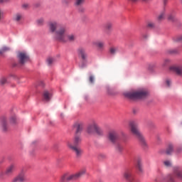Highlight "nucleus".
Segmentation results:
<instances>
[{
    "label": "nucleus",
    "mask_w": 182,
    "mask_h": 182,
    "mask_svg": "<svg viewBox=\"0 0 182 182\" xmlns=\"http://www.w3.org/2000/svg\"><path fill=\"white\" fill-rule=\"evenodd\" d=\"M0 127L3 132H8L9 125L8 124V119L5 115L0 117Z\"/></svg>",
    "instance_id": "10"
},
{
    "label": "nucleus",
    "mask_w": 182,
    "mask_h": 182,
    "mask_svg": "<svg viewBox=\"0 0 182 182\" xmlns=\"http://www.w3.org/2000/svg\"><path fill=\"white\" fill-rule=\"evenodd\" d=\"M125 97H128V99H146L147 96H149V91L146 90H141L139 91L135 92H128L124 93Z\"/></svg>",
    "instance_id": "3"
},
{
    "label": "nucleus",
    "mask_w": 182,
    "mask_h": 182,
    "mask_svg": "<svg viewBox=\"0 0 182 182\" xmlns=\"http://www.w3.org/2000/svg\"><path fill=\"white\" fill-rule=\"evenodd\" d=\"M105 31H106L107 33L109 35L113 29V24L112 23H107L105 25Z\"/></svg>",
    "instance_id": "23"
},
{
    "label": "nucleus",
    "mask_w": 182,
    "mask_h": 182,
    "mask_svg": "<svg viewBox=\"0 0 182 182\" xmlns=\"http://www.w3.org/2000/svg\"><path fill=\"white\" fill-rule=\"evenodd\" d=\"M168 21L170 22H174V21H176V16L174 14H170L168 15Z\"/></svg>",
    "instance_id": "31"
},
{
    "label": "nucleus",
    "mask_w": 182,
    "mask_h": 182,
    "mask_svg": "<svg viewBox=\"0 0 182 182\" xmlns=\"http://www.w3.org/2000/svg\"><path fill=\"white\" fill-rule=\"evenodd\" d=\"M72 180H75L73 178V175H69L68 173H65L63 176H61L60 182H69L72 181Z\"/></svg>",
    "instance_id": "15"
},
{
    "label": "nucleus",
    "mask_w": 182,
    "mask_h": 182,
    "mask_svg": "<svg viewBox=\"0 0 182 182\" xmlns=\"http://www.w3.org/2000/svg\"><path fill=\"white\" fill-rule=\"evenodd\" d=\"M6 83H8V80H6V77H1L0 78V85H1V86H4V85H6Z\"/></svg>",
    "instance_id": "33"
},
{
    "label": "nucleus",
    "mask_w": 182,
    "mask_h": 182,
    "mask_svg": "<svg viewBox=\"0 0 182 182\" xmlns=\"http://www.w3.org/2000/svg\"><path fill=\"white\" fill-rule=\"evenodd\" d=\"M168 182H176L174 179V175L169 174L167 176Z\"/></svg>",
    "instance_id": "35"
},
{
    "label": "nucleus",
    "mask_w": 182,
    "mask_h": 182,
    "mask_svg": "<svg viewBox=\"0 0 182 182\" xmlns=\"http://www.w3.org/2000/svg\"><path fill=\"white\" fill-rule=\"evenodd\" d=\"M124 147L123 146V145H122V144L118 143L117 144L116 146H115V150L118 152V153H122L124 150Z\"/></svg>",
    "instance_id": "27"
},
{
    "label": "nucleus",
    "mask_w": 182,
    "mask_h": 182,
    "mask_svg": "<svg viewBox=\"0 0 182 182\" xmlns=\"http://www.w3.org/2000/svg\"><path fill=\"white\" fill-rule=\"evenodd\" d=\"M109 53L111 55H116V53H120V48L119 47H111L109 48Z\"/></svg>",
    "instance_id": "24"
},
{
    "label": "nucleus",
    "mask_w": 182,
    "mask_h": 182,
    "mask_svg": "<svg viewBox=\"0 0 182 182\" xmlns=\"http://www.w3.org/2000/svg\"><path fill=\"white\" fill-rule=\"evenodd\" d=\"M18 63L21 66H23L26 62H29V55L25 52H20L17 55Z\"/></svg>",
    "instance_id": "7"
},
{
    "label": "nucleus",
    "mask_w": 182,
    "mask_h": 182,
    "mask_svg": "<svg viewBox=\"0 0 182 182\" xmlns=\"http://www.w3.org/2000/svg\"><path fill=\"white\" fill-rule=\"evenodd\" d=\"M10 123L11 124H15L16 123V116H11L9 119Z\"/></svg>",
    "instance_id": "36"
},
{
    "label": "nucleus",
    "mask_w": 182,
    "mask_h": 182,
    "mask_svg": "<svg viewBox=\"0 0 182 182\" xmlns=\"http://www.w3.org/2000/svg\"><path fill=\"white\" fill-rule=\"evenodd\" d=\"M38 85H39V86H45L43 81H40Z\"/></svg>",
    "instance_id": "48"
},
{
    "label": "nucleus",
    "mask_w": 182,
    "mask_h": 182,
    "mask_svg": "<svg viewBox=\"0 0 182 182\" xmlns=\"http://www.w3.org/2000/svg\"><path fill=\"white\" fill-rule=\"evenodd\" d=\"M87 133L88 134H94L95 133L98 136L103 134V130L96 123H92L87 127Z\"/></svg>",
    "instance_id": "4"
},
{
    "label": "nucleus",
    "mask_w": 182,
    "mask_h": 182,
    "mask_svg": "<svg viewBox=\"0 0 182 182\" xmlns=\"http://www.w3.org/2000/svg\"><path fill=\"white\" fill-rule=\"evenodd\" d=\"M56 41L58 42H75L76 41V35L73 33L68 34V29L65 26H61L56 32Z\"/></svg>",
    "instance_id": "1"
},
{
    "label": "nucleus",
    "mask_w": 182,
    "mask_h": 182,
    "mask_svg": "<svg viewBox=\"0 0 182 182\" xmlns=\"http://www.w3.org/2000/svg\"><path fill=\"white\" fill-rule=\"evenodd\" d=\"M173 41L174 42H182V35L174 37Z\"/></svg>",
    "instance_id": "37"
},
{
    "label": "nucleus",
    "mask_w": 182,
    "mask_h": 182,
    "mask_svg": "<svg viewBox=\"0 0 182 182\" xmlns=\"http://www.w3.org/2000/svg\"><path fill=\"white\" fill-rule=\"evenodd\" d=\"M77 7L79 8L78 9L79 12H85V8L82 7L81 6Z\"/></svg>",
    "instance_id": "44"
},
{
    "label": "nucleus",
    "mask_w": 182,
    "mask_h": 182,
    "mask_svg": "<svg viewBox=\"0 0 182 182\" xmlns=\"http://www.w3.org/2000/svg\"><path fill=\"white\" fill-rule=\"evenodd\" d=\"M63 4H65V5H68V4H69V2H70V1H69V0H63Z\"/></svg>",
    "instance_id": "46"
},
{
    "label": "nucleus",
    "mask_w": 182,
    "mask_h": 182,
    "mask_svg": "<svg viewBox=\"0 0 182 182\" xmlns=\"http://www.w3.org/2000/svg\"><path fill=\"white\" fill-rule=\"evenodd\" d=\"M151 0H142V2H149Z\"/></svg>",
    "instance_id": "52"
},
{
    "label": "nucleus",
    "mask_w": 182,
    "mask_h": 182,
    "mask_svg": "<svg viewBox=\"0 0 182 182\" xmlns=\"http://www.w3.org/2000/svg\"><path fill=\"white\" fill-rule=\"evenodd\" d=\"M77 53L79 58H80V59H82V63L79 65V67L81 68V69H83V68H85V60L87 59V54L86 53V49H85V48L83 47H80L77 50Z\"/></svg>",
    "instance_id": "5"
},
{
    "label": "nucleus",
    "mask_w": 182,
    "mask_h": 182,
    "mask_svg": "<svg viewBox=\"0 0 182 182\" xmlns=\"http://www.w3.org/2000/svg\"><path fill=\"white\" fill-rule=\"evenodd\" d=\"M136 167L141 173L143 171V166L141 164V161H138Z\"/></svg>",
    "instance_id": "34"
},
{
    "label": "nucleus",
    "mask_w": 182,
    "mask_h": 182,
    "mask_svg": "<svg viewBox=\"0 0 182 182\" xmlns=\"http://www.w3.org/2000/svg\"><path fill=\"white\" fill-rule=\"evenodd\" d=\"M85 4V0H74V5L75 6H82Z\"/></svg>",
    "instance_id": "30"
},
{
    "label": "nucleus",
    "mask_w": 182,
    "mask_h": 182,
    "mask_svg": "<svg viewBox=\"0 0 182 182\" xmlns=\"http://www.w3.org/2000/svg\"><path fill=\"white\" fill-rule=\"evenodd\" d=\"M170 70H171V72H173V73H176L177 76L182 77V65L171 66L170 67Z\"/></svg>",
    "instance_id": "13"
},
{
    "label": "nucleus",
    "mask_w": 182,
    "mask_h": 182,
    "mask_svg": "<svg viewBox=\"0 0 182 182\" xmlns=\"http://www.w3.org/2000/svg\"><path fill=\"white\" fill-rule=\"evenodd\" d=\"M21 8L23 9H29V4H23L21 5Z\"/></svg>",
    "instance_id": "40"
},
{
    "label": "nucleus",
    "mask_w": 182,
    "mask_h": 182,
    "mask_svg": "<svg viewBox=\"0 0 182 182\" xmlns=\"http://www.w3.org/2000/svg\"><path fill=\"white\" fill-rule=\"evenodd\" d=\"M67 146L68 147H69V149H70L71 150H73V151L75 152V156L77 157H80L82 154H83V150L77 146H73V144H72V141H68L67 142Z\"/></svg>",
    "instance_id": "8"
},
{
    "label": "nucleus",
    "mask_w": 182,
    "mask_h": 182,
    "mask_svg": "<svg viewBox=\"0 0 182 182\" xmlns=\"http://www.w3.org/2000/svg\"><path fill=\"white\" fill-rule=\"evenodd\" d=\"M0 20H1V10H0Z\"/></svg>",
    "instance_id": "56"
},
{
    "label": "nucleus",
    "mask_w": 182,
    "mask_h": 182,
    "mask_svg": "<svg viewBox=\"0 0 182 182\" xmlns=\"http://www.w3.org/2000/svg\"><path fill=\"white\" fill-rule=\"evenodd\" d=\"M46 63L48 66H53L56 63V59L53 57H48L46 60Z\"/></svg>",
    "instance_id": "22"
},
{
    "label": "nucleus",
    "mask_w": 182,
    "mask_h": 182,
    "mask_svg": "<svg viewBox=\"0 0 182 182\" xmlns=\"http://www.w3.org/2000/svg\"><path fill=\"white\" fill-rule=\"evenodd\" d=\"M148 28H154V23L149 22L147 24Z\"/></svg>",
    "instance_id": "42"
},
{
    "label": "nucleus",
    "mask_w": 182,
    "mask_h": 182,
    "mask_svg": "<svg viewBox=\"0 0 182 182\" xmlns=\"http://www.w3.org/2000/svg\"><path fill=\"white\" fill-rule=\"evenodd\" d=\"M108 139L112 143H116L119 140V133L116 131H110L108 134Z\"/></svg>",
    "instance_id": "11"
},
{
    "label": "nucleus",
    "mask_w": 182,
    "mask_h": 182,
    "mask_svg": "<svg viewBox=\"0 0 182 182\" xmlns=\"http://www.w3.org/2000/svg\"><path fill=\"white\" fill-rule=\"evenodd\" d=\"M25 173V170H21L16 176L12 178L11 182H26L27 179Z\"/></svg>",
    "instance_id": "9"
},
{
    "label": "nucleus",
    "mask_w": 182,
    "mask_h": 182,
    "mask_svg": "<svg viewBox=\"0 0 182 182\" xmlns=\"http://www.w3.org/2000/svg\"><path fill=\"white\" fill-rule=\"evenodd\" d=\"M85 174H86V168L81 169L78 173L73 174V177L74 180H78V178H80Z\"/></svg>",
    "instance_id": "19"
},
{
    "label": "nucleus",
    "mask_w": 182,
    "mask_h": 182,
    "mask_svg": "<svg viewBox=\"0 0 182 182\" xmlns=\"http://www.w3.org/2000/svg\"><path fill=\"white\" fill-rule=\"evenodd\" d=\"M164 4H166V0H164Z\"/></svg>",
    "instance_id": "55"
},
{
    "label": "nucleus",
    "mask_w": 182,
    "mask_h": 182,
    "mask_svg": "<svg viewBox=\"0 0 182 182\" xmlns=\"http://www.w3.org/2000/svg\"><path fill=\"white\" fill-rule=\"evenodd\" d=\"M164 166H166V167H170L171 166V162H170V161H165L164 162Z\"/></svg>",
    "instance_id": "41"
},
{
    "label": "nucleus",
    "mask_w": 182,
    "mask_h": 182,
    "mask_svg": "<svg viewBox=\"0 0 182 182\" xmlns=\"http://www.w3.org/2000/svg\"><path fill=\"white\" fill-rule=\"evenodd\" d=\"M2 163H4V161H0V166H1V164H2Z\"/></svg>",
    "instance_id": "54"
},
{
    "label": "nucleus",
    "mask_w": 182,
    "mask_h": 182,
    "mask_svg": "<svg viewBox=\"0 0 182 182\" xmlns=\"http://www.w3.org/2000/svg\"><path fill=\"white\" fill-rule=\"evenodd\" d=\"M73 129L75 132V134H80L83 130V124L81 122H75Z\"/></svg>",
    "instance_id": "12"
},
{
    "label": "nucleus",
    "mask_w": 182,
    "mask_h": 182,
    "mask_svg": "<svg viewBox=\"0 0 182 182\" xmlns=\"http://www.w3.org/2000/svg\"><path fill=\"white\" fill-rule=\"evenodd\" d=\"M168 63H170V60L168 59H165L164 61V63H163V66H166V65Z\"/></svg>",
    "instance_id": "43"
},
{
    "label": "nucleus",
    "mask_w": 182,
    "mask_h": 182,
    "mask_svg": "<svg viewBox=\"0 0 182 182\" xmlns=\"http://www.w3.org/2000/svg\"><path fill=\"white\" fill-rule=\"evenodd\" d=\"M174 173H175L176 177H178V178H180V180H182V171H181V170H180V168H176L174 169Z\"/></svg>",
    "instance_id": "26"
},
{
    "label": "nucleus",
    "mask_w": 182,
    "mask_h": 182,
    "mask_svg": "<svg viewBox=\"0 0 182 182\" xmlns=\"http://www.w3.org/2000/svg\"><path fill=\"white\" fill-rule=\"evenodd\" d=\"M129 127L131 133H132V134L135 136V137H137L143 149H147L149 147V145H147V142L146 141L144 136H143V134H141V132H140L137 124L134 122H129Z\"/></svg>",
    "instance_id": "2"
},
{
    "label": "nucleus",
    "mask_w": 182,
    "mask_h": 182,
    "mask_svg": "<svg viewBox=\"0 0 182 182\" xmlns=\"http://www.w3.org/2000/svg\"><path fill=\"white\" fill-rule=\"evenodd\" d=\"M9 50H11V48L8 46H3L0 50V55H4V53L6 52H9Z\"/></svg>",
    "instance_id": "29"
},
{
    "label": "nucleus",
    "mask_w": 182,
    "mask_h": 182,
    "mask_svg": "<svg viewBox=\"0 0 182 182\" xmlns=\"http://www.w3.org/2000/svg\"><path fill=\"white\" fill-rule=\"evenodd\" d=\"M36 23L39 26H42V25H43V23H45V19L43 18H40L36 20Z\"/></svg>",
    "instance_id": "32"
},
{
    "label": "nucleus",
    "mask_w": 182,
    "mask_h": 182,
    "mask_svg": "<svg viewBox=\"0 0 182 182\" xmlns=\"http://www.w3.org/2000/svg\"><path fill=\"white\" fill-rule=\"evenodd\" d=\"M16 168V166L15 164H11L9 166L6 168V171H4L5 176H11Z\"/></svg>",
    "instance_id": "14"
},
{
    "label": "nucleus",
    "mask_w": 182,
    "mask_h": 182,
    "mask_svg": "<svg viewBox=\"0 0 182 182\" xmlns=\"http://www.w3.org/2000/svg\"><path fill=\"white\" fill-rule=\"evenodd\" d=\"M92 45L96 46L100 50H103L105 49V42L104 41H93Z\"/></svg>",
    "instance_id": "18"
},
{
    "label": "nucleus",
    "mask_w": 182,
    "mask_h": 182,
    "mask_svg": "<svg viewBox=\"0 0 182 182\" xmlns=\"http://www.w3.org/2000/svg\"><path fill=\"white\" fill-rule=\"evenodd\" d=\"M121 141L122 143H126L127 141V135L122 133V136L121 137Z\"/></svg>",
    "instance_id": "38"
},
{
    "label": "nucleus",
    "mask_w": 182,
    "mask_h": 182,
    "mask_svg": "<svg viewBox=\"0 0 182 182\" xmlns=\"http://www.w3.org/2000/svg\"><path fill=\"white\" fill-rule=\"evenodd\" d=\"M166 19V11H162L157 16L156 20L158 22H161L162 21H164Z\"/></svg>",
    "instance_id": "21"
},
{
    "label": "nucleus",
    "mask_w": 182,
    "mask_h": 182,
    "mask_svg": "<svg viewBox=\"0 0 182 182\" xmlns=\"http://www.w3.org/2000/svg\"><path fill=\"white\" fill-rule=\"evenodd\" d=\"M43 97L45 102H49V100H50L52 97V94H50V92H49L48 91L46 90L43 94Z\"/></svg>",
    "instance_id": "20"
},
{
    "label": "nucleus",
    "mask_w": 182,
    "mask_h": 182,
    "mask_svg": "<svg viewBox=\"0 0 182 182\" xmlns=\"http://www.w3.org/2000/svg\"><path fill=\"white\" fill-rule=\"evenodd\" d=\"M166 83L168 87H170V85H171V80H166Z\"/></svg>",
    "instance_id": "45"
},
{
    "label": "nucleus",
    "mask_w": 182,
    "mask_h": 182,
    "mask_svg": "<svg viewBox=\"0 0 182 182\" xmlns=\"http://www.w3.org/2000/svg\"><path fill=\"white\" fill-rule=\"evenodd\" d=\"M170 53H177V50H172L169 51Z\"/></svg>",
    "instance_id": "49"
},
{
    "label": "nucleus",
    "mask_w": 182,
    "mask_h": 182,
    "mask_svg": "<svg viewBox=\"0 0 182 182\" xmlns=\"http://www.w3.org/2000/svg\"><path fill=\"white\" fill-rule=\"evenodd\" d=\"M48 28L50 33H55V38L56 39V33L60 28H59V23L56 21H50L48 23Z\"/></svg>",
    "instance_id": "6"
},
{
    "label": "nucleus",
    "mask_w": 182,
    "mask_h": 182,
    "mask_svg": "<svg viewBox=\"0 0 182 182\" xmlns=\"http://www.w3.org/2000/svg\"><path fill=\"white\" fill-rule=\"evenodd\" d=\"M129 2H132L133 4H136V2H139V0H128Z\"/></svg>",
    "instance_id": "47"
},
{
    "label": "nucleus",
    "mask_w": 182,
    "mask_h": 182,
    "mask_svg": "<svg viewBox=\"0 0 182 182\" xmlns=\"http://www.w3.org/2000/svg\"><path fill=\"white\" fill-rule=\"evenodd\" d=\"M181 150H182L181 149L180 150L178 149L177 152L180 153V151H181Z\"/></svg>",
    "instance_id": "53"
},
{
    "label": "nucleus",
    "mask_w": 182,
    "mask_h": 182,
    "mask_svg": "<svg viewBox=\"0 0 182 182\" xmlns=\"http://www.w3.org/2000/svg\"><path fill=\"white\" fill-rule=\"evenodd\" d=\"M8 2H11V0H4L5 4H8Z\"/></svg>",
    "instance_id": "50"
},
{
    "label": "nucleus",
    "mask_w": 182,
    "mask_h": 182,
    "mask_svg": "<svg viewBox=\"0 0 182 182\" xmlns=\"http://www.w3.org/2000/svg\"><path fill=\"white\" fill-rule=\"evenodd\" d=\"M82 143V136L80 134H75L73 139V143H72L73 146H77L78 144Z\"/></svg>",
    "instance_id": "17"
},
{
    "label": "nucleus",
    "mask_w": 182,
    "mask_h": 182,
    "mask_svg": "<svg viewBox=\"0 0 182 182\" xmlns=\"http://www.w3.org/2000/svg\"><path fill=\"white\" fill-rule=\"evenodd\" d=\"M0 4H5L4 0H0Z\"/></svg>",
    "instance_id": "51"
},
{
    "label": "nucleus",
    "mask_w": 182,
    "mask_h": 182,
    "mask_svg": "<svg viewBox=\"0 0 182 182\" xmlns=\"http://www.w3.org/2000/svg\"><path fill=\"white\" fill-rule=\"evenodd\" d=\"M23 19V14L21 13H17L13 16V21L16 23H21Z\"/></svg>",
    "instance_id": "16"
},
{
    "label": "nucleus",
    "mask_w": 182,
    "mask_h": 182,
    "mask_svg": "<svg viewBox=\"0 0 182 182\" xmlns=\"http://www.w3.org/2000/svg\"><path fill=\"white\" fill-rule=\"evenodd\" d=\"M89 82L91 84L95 83V77L93 75H90L89 77Z\"/></svg>",
    "instance_id": "39"
},
{
    "label": "nucleus",
    "mask_w": 182,
    "mask_h": 182,
    "mask_svg": "<svg viewBox=\"0 0 182 182\" xmlns=\"http://www.w3.org/2000/svg\"><path fill=\"white\" fill-rule=\"evenodd\" d=\"M164 180H166V177H164V175L162 173H159L155 178L156 182H161L164 181Z\"/></svg>",
    "instance_id": "25"
},
{
    "label": "nucleus",
    "mask_w": 182,
    "mask_h": 182,
    "mask_svg": "<svg viewBox=\"0 0 182 182\" xmlns=\"http://www.w3.org/2000/svg\"><path fill=\"white\" fill-rule=\"evenodd\" d=\"M174 150V146L173 144H169L168 148L166 149V154H171L172 151Z\"/></svg>",
    "instance_id": "28"
}]
</instances>
